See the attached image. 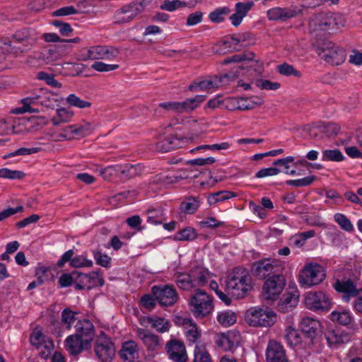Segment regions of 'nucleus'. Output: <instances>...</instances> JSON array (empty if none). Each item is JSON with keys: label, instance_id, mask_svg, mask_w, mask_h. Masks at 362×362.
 I'll list each match as a JSON object with an SVG mask.
<instances>
[{"label": "nucleus", "instance_id": "ea45409f", "mask_svg": "<svg viewBox=\"0 0 362 362\" xmlns=\"http://www.w3.org/2000/svg\"><path fill=\"white\" fill-rule=\"evenodd\" d=\"M330 319L339 325H348L351 322L352 317L349 311H333L330 314Z\"/></svg>", "mask_w": 362, "mask_h": 362}, {"label": "nucleus", "instance_id": "4c0bfd02", "mask_svg": "<svg viewBox=\"0 0 362 362\" xmlns=\"http://www.w3.org/2000/svg\"><path fill=\"white\" fill-rule=\"evenodd\" d=\"M199 206V199L194 197H189L181 202L180 209L182 212L193 214L197 210Z\"/></svg>", "mask_w": 362, "mask_h": 362}, {"label": "nucleus", "instance_id": "a19ab883", "mask_svg": "<svg viewBox=\"0 0 362 362\" xmlns=\"http://www.w3.org/2000/svg\"><path fill=\"white\" fill-rule=\"evenodd\" d=\"M218 322L224 327L230 326L236 322V314L231 310L221 312L217 315Z\"/></svg>", "mask_w": 362, "mask_h": 362}, {"label": "nucleus", "instance_id": "6e6d98bb", "mask_svg": "<svg viewBox=\"0 0 362 362\" xmlns=\"http://www.w3.org/2000/svg\"><path fill=\"white\" fill-rule=\"evenodd\" d=\"M66 102L71 106L78 108H87L91 106V103L87 100H83L74 94H70L66 98Z\"/></svg>", "mask_w": 362, "mask_h": 362}, {"label": "nucleus", "instance_id": "7ed1b4c3", "mask_svg": "<svg viewBox=\"0 0 362 362\" xmlns=\"http://www.w3.org/2000/svg\"><path fill=\"white\" fill-rule=\"evenodd\" d=\"M63 98H59L53 92L45 88L35 90L30 96L23 100V106L22 112H35L37 110L32 108L30 103H37L48 108L54 109Z\"/></svg>", "mask_w": 362, "mask_h": 362}, {"label": "nucleus", "instance_id": "e433bc0d", "mask_svg": "<svg viewBox=\"0 0 362 362\" xmlns=\"http://www.w3.org/2000/svg\"><path fill=\"white\" fill-rule=\"evenodd\" d=\"M57 49L53 45L49 46L47 48L44 49L41 52L39 53L38 58L45 64L52 63L59 59V52L56 51Z\"/></svg>", "mask_w": 362, "mask_h": 362}, {"label": "nucleus", "instance_id": "3c124183", "mask_svg": "<svg viewBox=\"0 0 362 362\" xmlns=\"http://www.w3.org/2000/svg\"><path fill=\"white\" fill-rule=\"evenodd\" d=\"M344 158L341 152L338 149L325 150L322 151V159L324 161H341Z\"/></svg>", "mask_w": 362, "mask_h": 362}, {"label": "nucleus", "instance_id": "bf43d9fd", "mask_svg": "<svg viewBox=\"0 0 362 362\" xmlns=\"http://www.w3.org/2000/svg\"><path fill=\"white\" fill-rule=\"evenodd\" d=\"M316 180L314 175L308 176L298 180H290L286 182V185L293 187H305L311 185Z\"/></svg>", "mask_w": 362, "mask_h": 362}, {"label": "nucleus", "instance_id": "864d4df0", "mask_svg": "<svg viewBox=\"0 0 362 362\" xmlns=\"http://www.w3.org/2000/svg\"><path fill=\"white\" fill-rule=\"evenodd\" d=\"M277 71L280 74L286 76H294L298 78L301 76V73L299 71L296 70L293 66L286 63L277 66Z\"/></svg>", "mask_w": 362, "mask_h": 362}, {"label": "nucleus", "instance_id": "a211bd4d", "mask_svg": "<svg viewBox=\"0 0 362 362\" xmlns=\"http://www.w3.org/2000/svg\"><path fill=\"white\" fill-rule=\"evenodd\" d=\"M119 51L115 47L98 45L91 47L83 59H111L117 57Z\"/></svg>", "mask_w": 362, "mask_h": 362}, {"label": "nucleus", "instance_id": "680f3d73", "mask_svg": "<svg viewBox=\"0 0 362 362\" xmlns=\"http://www.w3.org/2000/svg\"><path fill=\"white\" fill-rule=\"evenodd\" d=\"M70 266L74 268L79 267H90L93 266V262L91 260L88 259L83 255L73 257V259H71V262H70Z\"/></svg>", "mask_w": 362, "mask_h": 362}, {"label": "nucleus", "instance_id": "473e14b6", "mask_svg": "<svg viewBox=\"0 0 362 362\" xmlns=\"http://www.w3.org/2000/svg\"><path fill=\"white\" fill-rule=\"evenodd\" d=\"M325 338L329 346L344 344L349 341V336L340 329H329L325 332Z\"/></svg>", "mask_w": 362, "mask_h": 362}, {"label": "nucleus", "instance_id": "8fccbe9b", "mask_svg": "<svg viewBox=\"0 0 362 362\" xmlns=\"http://www.w3.org/2000/svg\"><path fill=\"white\" fill-rule=\"evenodd\" d=\"M186 2L181 1L180 0H164L163 3L160 5L159 8L163 11L172 12L179 8L185 7L186 6Z\"/></svg>", "mask_w": 362, "mask_h": 362}, {"label": "nucleus", "instance_id": "774afa93", "mask_svg": "<svg viewBox=\"0 0 362 362\" xmlns=\"http://www.w3.org/2000/svg\"><path fill=\"white\" fill-rule=\"evenodd\" d=\"M75 314L76 313L69 308H65L62 313V322L66 325V328L69 329L76 320Z\"/></svg>", "mask_w": 362, "mask_h": 362}, {"label": "nucleus", "instance_id": "393cba45", "mask_svg": "<svg viewBox=\"0 0 362 362\" xmlns=\"http://www.w3.org/2000/svg\"><path fill=\"white\" fill-rule=\"evenodd\" d=\"M334 288L337 292L343 293V298L346 301H349L351 297H356L359 293V290L350 279H337Z\"/></svg>", "mask_w": 362, "mask_h": 362}, {"label": "nucleus", "instance_id": "0e129e2a", "mask_svg": "<svg viewBox=\"0 0 362 362\" xmlns=\"http://www.w3.org/2000/svg\"><path fill=\"white\" fill-rule=\"evenodd\" d=\"M119 165H110L100 170V175L105 180H111L113 177H118Z\"/></svg>", "mask_w": 362, "mask_h": 362}, {"label": "nucleus", "instance_id": "4468645a", "mask_svg": "<svg viewBox=\"0 0 362 362\" xmlns=\"http://www.w3.org/2000/svg\"><path fill=\"white\" fill-rule=\"evenodd\" d=\"M306 307L314 311L327 312L331 308L329 297L322 291L310 292L305 298Z\"/></svg>", "mask_w": 362, "mask_h": 362}, {"label": "nucleus", "instance_id": "1a4fd4ad", "mask_svg": "<svg viewBox=\"0 0 362 362\" xmlns=\"http://www.w3.org/2000/svg\"><path fill=\"white\" fill-rule=\"evenodd\" d=\"M146 6V4L144 1H133L123 6L114 13L115 23L122 24L130 22L144 11Z\"/></svg>", "mask_w": 362, "mask_h": 362}, {"label": "nucleus", "instance_id": "13d9d810", "mask_svg": "<svg viewBox=\"0 0 362 362\" xmlns=\"http://www.w3.org/2000/svg\"><path fill=\"white\" fill-rule=\"evenodd\" d=\"M63 68L69 75L76 76L83 72L84 66L82 64L66 62L64 64Z\"/></svg>", "mask_w": 362, "mask_h": 362}, {"label": "nucleus", "instance_id": "2f4dec72", "mask_svg": "<svg viewBox=\"0 0 362 362\" xmlns=\"http://www.w3.org/2000/svg\"><path fill=\"white\" fill-rule=\"evenodd\" d=\"M299 292L293 291L283 295L279 303V310L282 312H286L295 308L299 300Z\"/></svg>", "mask_w": 362, "mask_h": 362}, {"label": "nucleus", "instance_id": "4d7b16f0", "mask_svg": "<svg viewBox=\"0 0 362 362\" xmlns=\"http://www.w3.org/2000/svg\"><path fill=\"white\" fill-rule=\"evenodd\" d=\"M25 174L20 170H12L8 168L0 169L1 178L21 180L25 177Z\"/></svg>", "mask_w": 362, "mask_h": 362}, {"label": "nucleus", "instance_id": "aec40b11", "mask_svg": "<svg viewBox=\"0 0 362 362\" xmlns=\"http://www.w3.org/2000/svg\"><path fill=\"white\" fill-rule=\"evenodd\" d=\"M104 279L100 277L97 272H92L89 274L77 272V282L75 286L76 290L85 288L90 289L98 286H103Z\"/></svg>", "mask_w": 362, "mask_h": 362}, {"label": "nucleus", "instance_id": "603ef678", "mask_svg": "<svg viewBox=\"0 0 362 362\" xmlns=\"http://www.w3.org/2000/svg\"><path fill=\"white\" fill-rule=\"evenodd\" d=\"M217 346L224 351H230L234 346V341L229 334H221L216 341Z\"/></svg>", "mask_w": 362, "mask_h": 362}, {"label": "nucleus", "instance_id": "4be33fe9", "mask_svg": "<svg viewBox=\"0 0 362 362\" xmlns=\"http://www.w3.org/2000/svg\"><path fill=\"white\" fill-rule=\"evenodd\" d=\"M300 332L305 336L313 341L314 339L318 335L321 329V324L319 320L305 317H303L299 325Z\"/></svg>", "mask_w": 362, "mask_h": 362}, {"label": "nucleus", "instance_id": "c03bdc74", "mask_svg": "<svg viewBox=\"0 0 362 362\" xmlns=\"http://www.w3.org/2000/svg\"><path fill=\"white\" fill-rule=\"evenodd\" d=\"M184 324H189V329L186 332L187 341L191 343H195L201 337L200 332L198 330L197 325L190 319L184 320Z\"/></svg>", "mask_w": 362, "mask_h": 362}, {"label": "nucleus", "instance_id": "f704fd0d", "mask_svg": "<svg viewBox=\"0 0 362 362\" xmlns=\"http://www.w3.org/2000/svg\"><path fill=\"white\" fill-rule=\"evenodd\" d=\"M224 107L229 110H248L253 108L249 103L246 104V99L244 98H228L224 100Z\"/></svg>", "mask_w": 362, "mask_h": 362}, {"label": "nucleus", "instance_id": "72a5a7b5", "mask_svg": "<svg viewBox=\"0 0 362 362\" xmlns=\"http://www.w3.org/2000/svg\"><path fill=\"white\" fill-rule=\"evenodd\" d=\"M180 142L177 137L170 136L156 144V150L160 153H168L180 148Z\"/></svg>", "mask_w": 362, "mask_h": 362}, {"label": "nucleus", "instance_id": "f257e3e1", "mask_svg": "<svg viewBox=\"0 0 362 362\" xmlns=\"http://www.w3.org/2000/svg\"><path fill=\"white\" fill-rule=\"evenodd\" d=\"M227 291L235 298H244L252 288L251 278L247 269L235 267L226 280Z\"/></svg>", "mask_w": 362, "mask_h": 362}, {"label": "nucleus", "instance_id": "6e6552de", "mask_svg": "<svg viewBox=\"0 0 362 362\" xmlns=\"http://www.w3.org/2000/svg\"><path fill=\"white\" fill-rule=\"evenodd\" d=\"M319 57L327 63L337 66L345 59V52L332 42H324L316 47Z\"/></svg>", "mask_w": 362, "mask_h": 362}, {"label": "nucleus", "instance_id": "7c9ffc66", "mask_svg": "<svg viewBox=\"0 0 362 362\" xmlns=\"http://www.w3.org/2000/svg\"><path fill=\"white\" fill-rule=\"evenodd\" d=\"M197 175L194 173L191 168H185L173 176H159L156 177V182H161L164 183L177 182L185 179L197 177Z\"/></svg>", "mask_w": 362, "mask_h": 362}, {"label": "nucleus", "instance_id": "bb28decb", "mask_svg": "<svg viewBox=\"0 0 362 362\" xmlns=\"http://www.w3.org/2000/svg\"><path fill=\"white\" fill-rule=\"evenodd\" d=\"M13 38L19 42H25V46L29 49L36 44L38 39V33L35 29L31 28H23L16 32L13 35Z\"/></svg>", "mask_w": 362, "mask_h": 362}, {"label": "nucleus", "instance_id": "f03ea898", "mask_svg": "<svg viewBox=\"0 0 362 362\" xmlns=\"http://www.w3.org/2000/svg\"><path fill=\"white\" fill-rule=\"evenodd\" d=\"M346 23L344 16L339 13H319L309 22L313 31L334 32L343 28Z\"/></svg>", "mask_w": 362, "mask_h": 362}, {"label": "nucleus", "instance_id": "58836bf2", "mask_svg": "<svg viewBox=\"0 0 362 362\" xmlns=\"http://www.w3.org/2000/svg\"><path fill=\"white\" fill-rule=\"evenodd\" d=\"M146 322L151 325V327L155 328L159 332H165L169 330L170 323L168 320L163 317H148Z\"/></svg>", "mask_w": 362, "mask_h": 362}, {"label": "nucleus", "instance_id": "79ce46f5", "mask_svg": "<svg viewBox=\"0 0 362 362\" xmlns=\"http://www.w3.org/2000/svg\"><path fill=\"white\" fill-rule=\"evenodd\" d=\"M193 362H212L211 356L204 345L197 344L195 346Z\"/></svg>", "mask_w": 362, "mask_h": 362}, {"label": "nucleus", "instance_id": "a878e982", "mask_svg": "<svg viewBox=\"0 0 362 362\" xmlns=\"http://www.w3.org/2000/svg\"><path fill=\"white\" fill-rule=\"evenodd\" d=\"M120 356L123 362H141L139 358L138 345L134 341L123 343L120 350Z\"/></svg>", "mask_w": 362, "mask_h": 362}, {"label": "nucleus", "instance_id": "39448f33", "mask_svg": "<svg viewBox=\"0 0 362 362\" xmlns=\"http://www.w3.org/2000/svg\"><path fill=\"white\" fill-rule=\"evenodd\" d=\"M94 353L100 362H112L115 356V345L110 337L100 332L93 344Z\"/></svg>", "mask_w": 362, "mask_h": 362}, {"label": "nucleus", "instance_id": "c9c22d12", "mask_svg": "<svg viewBox=\"0 0 362 362\" xmlns=\"http://www.w3.org/2000/svg\"><path fill=\"white\" fill-rule=\"evenodd\" d=\"M146 221L154 225L163 224L165 220L164 218V210L162 207L157 209H149L146 211Z\"/></svg>", "mask_w": 362, "mask_h": 362}, {"label": "nucleus", "instance_id": "5fc2aeb1", "mask_svg": "<svg viewBox=\"0 0 362 362\" xmlns=\"http://www.w3.org/2000/svg\"><path fill=\"white\" fill-rule=\"evenodd\" d=\"M76 282L77 272H74L71 274H63L59 279V284L62 288L68 287L72 284H74L76 286Z\"/></svg>", "mask_w": 362, "mask_h": 362}, {"label": "nucleus", "instance_id": "dca6fc26", "mask_svg": "<svg viewBox=\"0 0 362 362\" xmlns=\"http://www.w3.org/2000/svg\"><path fill=\"white\" fill-rule=\"evenodd\" d=\"M279 267L270 259H264L252 264V274L259 279L269 278L279 272Z\"/></svg>", "mask_w": 362, "mask_h": 362}, {"label": "nucleus", "instance_id": "09e8293b", "mask_svg": "<svg viewBox=\"0 0 362 362\" xmlns=\"http://www.w3.org/2000/svg\"><path fill=\"white\" fill-rule=\"evenodd\" d=\"M196 230L193 228L187 227L180 230L175 235V239L180 241H190L197 238Z\"/></svg>", "mask_w": 362, "mask_h": 362}, {"label": "nucleus", "instance_id": "de8ad7c7", "mask_svg": "<svg viewBox=\"0 0 362 362\" xmlns=\"http://www.w3.org/2000/svg\"><path fill=\"white\" fill-rule=\"evenodd\" d=\"M285 332V338L291 346H296L300 344L301 336L298 330L291 327H288L286 329Z\"/></svg>", "mask_w": 362, "mask_h": 362}, {"label": "nucleus", "instance_id": "9d476101", "mask_svg": "<svg viewBox=\"0 0 362 362\" xmlns=\"http://www.w3.org/2000/svg\"><path fill=\"white\" fill-rule=\"evenodd\" d=\"M325 278L323 267L318 264H309L301 271L299 282L304 286L310 287L320 284Z\"/></svg>", "mask_w": 362, "mask_h": 362}, {"label": "nucleus", "instance_id": "f3484780", "mask_svg": "<svg viewBox=\"0 0 362 362\" xmlns=\"http://www.w3.org/2000/svg\"><path fill=\"white\" fill-rule=\"evenodd\" d=\"M303 7V6H300V7L296 6L285 8L275 7L268 10L267 14L270 21H285L301 15Z\"/></svg>", "mask_w": 362, "mask_h": 362}, {"label": "nucleus", "instance_id": "ddd939ff", "mask_svg": "<svg viewBox=\"0 0 362 362\" xmlns=\"http://www.w3.org/2000/svg\"><path fill=\"white\" fill-rule=\"evenodd\" d=\"M205 100L203 95H197L192 98H188L183 102H165L159 104V107L168 112L183 113L194 110Z\"/></svg>", "mask_w": 362, "mask_h": 362}, {"label": "nucleus", "instance_id": "0eeeda50", "mask_svg": "<svg viewBox=\"0 0 362 362\" xmlns=\"http://www.w3.org/2000/svg\"><path fill=\"white\" fill-rule=\"evenodd\" d=\"M245 319L252 327H270L276 321V314L268 308H251L245 313Z\"/></svg>", "mask_w": 362, "mask_h": 362}, {"label": "nucleus", "instance_id": "052dcab7", "mask_svg": "<svg viewBox=\"0 0 362 362\" xmlns=\"http://www.w3.org/2000/svg\"><path fill=\"white\" fill-rule=\"evenodd\" d=\"M37 78L40 80H43L46 83L54 88H60L62 84L58 82L53 75L49 74L44 71H40L37 74Z\"/></svg>", "mask_w": 362, "mask_h": 362}, {"label": "nucleus", "instance_id": "cd10ccee", "mask_svg": "<svg viewBox=\"0 0 362 362\" xmlns=\"http://www.w3.org/2000/svg\"><path fill=\"white\" fill-rule=\"evenodd\" d=\"M65 346L71 355H78L83 350L88 349L90 347L89 345H85L83 339L79 336H76V334L66 338Z\"/></svg>", "mask_w": 362, "mask_h": 362}, {"label": "nucleus", "instance_id": "2eb2a0df", "mask_svg": "<svg viewBox=\"0 0 362 362\" xmlns=\"http://www.w3.org/2000/svg\"><path fill=\"white\" fill-rule=\"evenodd\" d=\"M151 292L162 306H172L178 300V294L173 286H154Z\"/></svg>", "mask_w": 362, "mask_h": 362}, {"label": "nucleus", "instance_id": "49530a36", "mask_svg": "<svg viewBox=\"0 0 362 362\" xmlns=\"http://www.w3.org/2000/svg\"><path fill=\"white\" fill-rule=\"evenodd\" d=\"M175 283L177 286L182 290L188 291L194 288L188 273H177Z\"/></svg>", "mask_w": 362, "mask_h": 362}, {"label": "nucleus", "instance_id": "9b49d317", "mask_svg": "<svg viewBox=\"0 0 362 362\" xmlns=\"http://www.w3.org/2000/svg\"><path fill=\"white\" fill-rule=\"evenodd\" d=\"M286 285L284 276L279 274H274L269 277L263 286V298L267 300H274L282 292Z\"/></svg>", "mask_w": 362, "mask_h": 362}, {"label": "nucleus", "instance_id": "c756f323", "mask_svg": "<svg viewBox=\"0 0 362 362\" xmlns=\"http://www.w3.org/2000/svg\"><path fill=\"white\" fill-rule=\"evenodd\" d=\"M188 274L194 288L204 286L209 276L208 270L200 266L193 267Z\"/></svg>", "mask_w": 362, "mask_h": 362}, {"label": "nucleus", "instance_id": "a18cd8bd", "mask_svg": "<svg viewBox=\"0 0 362 362\" xmlns=\"http://www.w3.org/2000/svg\"><path fill=\"white\" fill-rule=\"evenodd\" d=\"M230 12L231 10L229 7L218 8L209 13V18L213 23H221L225 20L224 16L228 15Z\"/></svg>", "mask_w": 362, "mask_h": 362}, {"label": "nucleus", "instance_id": "f8f14e48", "mask_svg": "<svg viewBox=\"0 0 362 362\" xmlns=\"http://www.w3.org/2000/svg\"><path fill=\"white\" fill-rule=\"evenodd\" d=\"M255 54L252 52H248L240 54H235L230 57H227L223 61L222 64H228L231 62H241L242 64L238 65L236 67V69H247L246 73H249L250 75H252V71H258L259 73H260L261 68V66L259 64V62L257 61L253 60Z\"/></svg>", "mask_w": 362, "mask_h": 362}, {"label": "nucleus", "instance_id": "b1692460", "mask_svg": "<svg viewBox=\"0 0 362 362\" xmlns=\"http://www.w3.org/2000/svg\"><path fill=\"white\" fill-rule=\"evenodd\" d=\"M267 362H288L286 353L281 345L276 341H269L266 350Z\"/></svg>", "mask_w": 362, "mask_h": 362}, {"label": "nucleus", "instance_id": "423d86ee", "mask_svg": "<svg viewBox=\"0 0 362 362\" xmlns=\"http://www.w3.org/2000/svg\"><path fill=\"white\" fill-rule=\"evenodd\" d=\"M237 78L238 76L235 73L214 75L206 80L193 82L189 86L188 89L191 91L214 90L228 85Z\"/></svg>", "mask_w": 362, "mask_h": 362}, {"label": "nucleus", "instance_id": "37998d69", "mask_svg": "<svg viewBox=\"0 0 362 362\" xmlns=\"http://www.w3.org/2000/svg\"><path fill=\"white\" fill-rule=\"evenodd\" d=\"M74 116L72 111L65 108H59L57 110V117L52 118V122L54 126H57L61 122H69Z\"/></svg>", "mask_w": 362, "mask_h": 362}, {"label": "nucleus", "instance_id": "338daca9", "mask_svg": "<svg viewBox=\"0 0 362 362\" xmlns=\"http://www.w3.org/2000/svg\"><path fill=\"white\" fill-rule=\"evenodd\" d=\"M334 221L346 231L353 230V226L349 219L342 214H336L334 216Z\"/></svg>", "mask_w": 362, "mask_h": 362}, {"label": "nucleus", "instance_id": "69168bd1", "mask_svg": "<svg viewBox=\"0 0 362 362\" xmlns=\"http://www.w3.org/2000/svg\"><path fill=\"white\" fill-rule=\"evenodd\" d=\"M257 87L262 90H275L280 88V83L278 82H272L269 80L259 79L255 81Z\"/></svg>", "mask_w": 362, "mask_h": 362}, {"label": "nucleus", "instance_id": "20e7f679", "mask_svg": "<svg viewBox=\"0 0 362 362\" xmlns=\"http://www.w3.org/2000/svg\"><path fill=\"white\" fill-rule=\"evenodd\" d=\"M191 312L197 318L208 316L214 310L213 298L201 289L195 290L189 301Z\"/></svg>", "mask_w": 362, "mask_h": 362}, {"label": "nucleus", "instance_id": "5701e85b", "mask_svg": "<svg viewBox=\"0 0 362 362\" xmlns=\"http://www.w3.org/2000/svg\"><path fill=\"white\" fill-rule=\"evenodd\" d=\"M75 327L76 336H79L83 339L85 345L90 346L95 336V328L93 323L89 320L84 319L79 320Z\"/></svg>", "mask_w": 362, "mask_h": 362}, {"label": "nucleus", "instance_id": "c85d7f7f", "mask_svg": "<svg viewBox=\"0 0 362 362\" xmlns=\"http://www.w3.org/2000/svg\"><path fill=\"white\" fill-rule=\"evenodd\" d=\"M142 170L143 168L139 164L133 165L126 163L119 165L118 178L122 180H128L139 175L142 173Z\"/></svg>", "mask_w": 362, "mask_h": 362}, {"label": "nucleus", "instance_id": "6ab92c4d", "mask_svg": "<svg viewBox=\"0 0 362 362\" xmlns=\"http://www.w3.org/2000/svg\"><path fill=\"white\" fill-rule=\"evenodd\" d=\"M166 352L169 358L174 362H187L188 357L184 343L173 339L165 345Z\"/></svg>", "mask_w": 362, "mask_h": 362}, {"label": "nucleus", "instance_id": "412c9836", "mask_svg": "<svg viewBox=\"0 0 362 362\" xmlns=\"http://www.w3.org/2000/svg\"><path fill=\"white\" fill-rule=\"evenodd\" d=\"M136 333L148 351H158L161 349L163 342L159 336L141 328H139Z\"/></svg>", "mask_w": 362, "mask_h": 362}, {"label": "nucleus", "instance_id": "e2e57ef3", "mask_svg": "<svg viewBox=\"0 0 362 362\" xmlns=\"http://www.w3.org/2000/svg\"><path fill=\"white\" fill-rule=\"evenodd\" d=\"M54 349V344L52 340L47 339V341L38 346L39 354L42 358H47L51 354Z\"/></svg>", "mask_w": 362, "mask_h": 362}]
</instances>
